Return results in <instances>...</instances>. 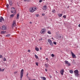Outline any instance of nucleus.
<instances>
[{"label":"nucleus","instance_id":"58836bf2","mask_svg":"<svg viewBox=\"0 0 80 80\" xmlns=\"http://www.w3.org/2000/svg\"><path fill=\"white\" fill-rule=\"evenodd\" d=\"M0 58H2V55H0Z\"/></svg>","mask_w":80,"mask_h":80},{"label":"nucleus","instance_id":"2f4dec72","mask_svg":"<svg viewBox=\"0 0 80 80\" xmlns=\"http://www.w3.org/2000/svg\"><path fill=\"white\" fill-rule=\"evenodd\" d=\"M48 33L49 34H51V32H50V31H48Z\"/></svg>","mask_w":80,"mask_h":80},{"label":"nucleus","instance_id":"8fccbe9b","mask_svg":"<svg viewBox=\"0 0 80 80\" xmlns=\"http://www.w3.org/2000/svg\"><path fill=\"white\" fill-rule=\"evenodd\" d=\"M30 24H32V22H30Z\"/></svg>","mask_w":80,"mask_h":80},{"label":"nucleus","instance_id":"49530a36","mask_svg":"<svg viewBox=\"0 0 80 80\" xmlns=\"http://www.w3.org/2000/svg\"><path fill=\"white\" fill-rule=\"evenodd\" d=\"M23 1L24 2H27V0H24Z\"/></svg>","mask_w":80,"mask_h":80},{"label":"nucleus","instance_id":"a878e982","mask_svg":"<svg viewBox=\"0 0 80 80\" xmlns=\"http://www.w3.org/2000/svg\"><path fill=\"white\" fill-rule=\"evenodd\" d=\"M3 60L4 61H6L7 60V59H6V58H3Z\"/></svg>","mask_w":80,"mask_h":80},{"label":"nucleus","instance_id":"7c9ffc66","mask_svg":"<svg viewBox=\"0 0 80 80\" xmlns=\"http://www.w3.org/2000/svg\"><path fill=\"white\" fill-rule=\"evenodd\" d=\"M51 56L52 57H55V55H54L53 54H51Z\"/></svg>","mask_w":80,"mask_h":80},{"label":"nucleus","instance_id":"f8f14e48","mask_svg":"<svg viewBox=\"0 0 80 80\" xmlns=\"http://www.w3.org/2000/svg\"><path fill=\"white\" fill-rule=\"evenodd\" d=\"M2 20L3 21H4V19H3V18L2 17H0V22H2Z\"/></svg>","mask_w":80,"mask_h":80},{"label":"nucleus","instance_id":"ddd939ff","mask_svg":"<svg viewBox=\"0 0 80 80\" xmlns=\"http://www.w3.org/2000/svg\"><path fill=\"white\" fill-rule=\"evenodd\" d=\"M2 30H6V27L5 26H3L2 27Z\"/></svg>","mask_w":80,"mask_h":80},{"label":"nucleus","instance_id":"79ce46f5","mask_svg":"<svg viewBox=\"0 0 80 80\" xmlns=\"http://www.w3.org/2000/svg\"><path fill=\"white\" fill-rule=\"evenodd\" d=\"M31 0H27V2H30Z\"/></svg>","mask_w":80,"mask_h":80},{"label":"nucleus","instance_id":"a19ab883","mask_svg":"<svg viewBox=\"0 0 80 80\" xmlns=\"http://www.w3.org/2000/svg\"><path fill=\"white\" fill-rule=\"evenodd\" d=\"M45 14H44V13H42V16H45Z\"/></svg>","mask_w":80,"mask_h":80},{"label":"nucleus","instance_id":"f03ea898","mask_svg":"<svg viewBox=\"0 0 80 80\" xmlns=\"http://www.w3.org/2000/svg\"><path fill=\"white\" fill-rule=\"evenodd\" d=\"M74 75H75V76H76V77H78V73L79 72H78V70H75L74 71Z\"/></svg>","mask_w":80,"mask_h":80},{"label":"nucleus","instance_id":"20e7f679","mask_svg":"<svg viewBox=\"0 0 80 80\" xmlns=\"http://www.w3.org/2000/svg\"><path fill=\"white\" fill-rule=\"evenodd\" d=\"M45 32H46V31L44 28L42 29L40 31V33L41 34H44Z\"/></svg>","mask_w":80,"mask_h":80},{"label":"nucleus","instance_id":"9b49d317","mask_svg":"<svg viewBox=\"0 0 80 80\" xmlns=\"http://www.w3.org/2000/svg\"><path fill=\"white\" fill-rule=\"evenodd\" d=\"M15 13L12 14H11L10 15V18H13V17H14V15H15Z\"/></svg>","mask_w":80,"mask_h":80},{"label":"nucleus","instance_id":"37998d69","mask_svg":"<svg viewBox=\"0 0 80 80\" xmlns=\"http://www.w3.org/2000/svg\"><path fill=\"white\" fill-rule=\"evenodd\" d=\"M30 50H28V52H30Z\"/></svg>","mask_w":80,"mask_h":80},{"label":"nucleus","instance_id":"4be33fe9","mask_svg":"<svg viewBox=\"0 0 80 80\" xmlns=\"http://www.w3.org/2000/svg\"><path fill=\"white\" fill-rule=\"evenodd\" d=\"M58 16H59V17H62V14H58Z\"/></svg>","mask_w":80,"mask_h":80},{"label":"nucleus","instance_id":"473e14b6","mask_svg":"<svg viewBox=\"0 0 80 80\" xmlns=\"http://www.w3.org/2000/svg\"><path fill=\"white\" fill-rule=\"evenodd\" d=\"M53 43L54 44V45H57V42H53Z\"/></svg>","mask_w":80,"mask_h":80},{"label":"nucleus","instance_id":"9d476101","mask_svg":"<svg viewBox=\"0 0 80 80\" xmlns=\"http://www.w3.org/2000/svg\"><path fill=\"white\" fill-rule=\"evenodd\" d=\"M42 10H46L47 9V7L46 6H44L42 8Z\"/></svg>","mask_w":80,"mask_h":80},{"label":"nucleus","instance_id":"7ed1b4c3","mask_svg":"<svg viewBox=\"0 0 80 80\" xmlns=\"http://www.w3.org/2000/svg\"><path fill=\"white\" fill-rule=\"evenodd\" d=\"M48 42L49 43L51 46H53V42L52 41V40L48 39Z\"/></svg>","mask_w":80,"mask_h":80},{"label":"nucleus","instance_id":"603ef678","mask_svg":"<svg viewBox=\"0 0 80 80\" xmlns=\"http://www.w3.org/2000/svg\"><path fill=\"white\" fill-rule=\"evenodd\" d=\"M78 27H80V24L78 25Z\"/></svg>","mask_w":80,"mask_h":80},{"label":"nucleus","instance_id":"e433bc0d","mask_svg":"<svg viewBox=\"0 0 80 80\" xmlns=\"http://www.w3.org/2000/svg\"><path fill=\"white\" fill-rule=\"evenodd\" d=\"M42 2V0H40L39 1V3H41V2Z\"/></svg>","mask_w":80,"mask_h":80},{"label":"nucleus","instance_id":"3c124183","mask_svg":"<svg viewBox=\"0 0 80 80\" xmlns=\"http://www.w3.org/2000/svg\"><path fill=\"white\" fill-rule=\"evenodd\" d=\"M56 73H58V72H57V71H56Z\"/></svg>","mask_w":80,"mask_h":80},{"label":"nucleus","instance_id":"aec40b11","mask_svg":"<svg viewBox=\"0 0 80 80\" xmlns=\"http://www.w3.org/2000/svg\"><path fill=\"white\" fill-rule=\"evenodd\" d=\"M4 71V69H2L1 68H0V72H3Z\"/></svg>","mask_w":80,"mask_h":80},{"label":"nucleus","instance_id":"c03bdc74","mask_svg":"<svg viewBox=\"0 0 80 80\" xmlns=\"http://www.w3.org/2000/svg\"><path fill=\"white\" fill-rule=\"evenodd\" d=\"M17 73V72H14V73H15V74H16V73Z\"/></svg>","mask_w":80,"mask_h":80},{"label":"nucleus","instance_id":"09e8293b","mask_svg":"<svg viewBox=\"0 0 80 80\" xmlns=\"http://www.w3.org/2000/svg\"><path fill=\"white\" fill-rule=\"evenodd\" d=\"M42 48L41 47L40 48V50H42Z\"/></svg>","mask_w":80,"mask_h":80},{"label":"nucleus","instance_id":"cd10ccee","mask_svg":"<svg viewBox=\"0 0 80 80\" xmlns=\"http://www.w3.org/2000/svg\"><path fill=\"white\" fill-rule=\"evenodd\" d=\"M35 57L36 58H38V56L36 55H35Z\"/></svg>","mask_w":80,"mask_h":80},{"label":"nucleus","instance_id":"bb28decb","mask_svg":"<svg viewBox=\"0 0 80 80\" xmlns=\"http://www.w3.org/2000/svg\"><path fill=\"white\" fill-rule=\"evenodd\" d=\"M52 12L53 13H55V10L53 9L52 11Z\"/></svg>","mask_w":80,"mask_h":80},{"label":"nucleus","instance_id":"f704fd0d","mask_svg":"<svg viewBox=\"0 0 80 80\" xmlns=\"http://www.w3.org/2000/svg\"><path fill=\"white\" fill-rule=\"evenodd\" d=\"M68 66H70V65H71V64L70 63H68Z\"/></svg>","mask_w":80,"mask_h":80},{"label":"nucleus","instance_id":"39448f33","mask_svg":"<svg viewBox=\"0 0 80 80\" xmlns=\"http://www.w3.org/2000/svg\"><path fill=\"white\" fill-rule=\"evenodd\" d=\"M12 11H11L12 13H16V11L15 10V8H12Z\"/></svg>","mask_w":80,"mask_h":80},{"label":"nucleus","instance_id":"c9c22d12","mask_svg":"<svg viewBox=\"0 0 80 80\" xmlns=\"http://www.w3.org/2000/svg\"><path fill=\"white\" fill-rule=\"evenodd\" d=\"M36 64L37 66H38V62H36Z\"/></svg>","mask_w":80,"mask_h":80},{"label":"nucleus","instance_id":"2eb2a0df","mask_svg":"<svg viewBox=\"0 0 80 80\" xmlns=\"http://www.w3.org/2000/svg\"><path fill=\"white\" fill-rule=\"evenodd\" d=\"M33 10L34 12H35V11L37 10V8H36V7H33Z\"/></svg>","mask_w":80,"mask_h":80},{"label":"nucleus","instance_id":"6e6552de","mask_svg":"<svg viewBox=\"0 0 80 80\" xmlns=\"http://www.w3.org/2000/svg\"><path fill=\"white\" fill-rule=\"evenodd\" d=\"M64 72V69H62L60 71V73L62 75H63V73Z\"/></svg>","mask_w":80,"mask_h":80},{"label":"nucleus","instance_id":"b1692460","mask_svg":"<svg viewBox=\"0 0 80 80\" xmlns=\"http://www.w3.org/2000/svg\"><path fill=\"white\" fill-rule=\"evenodd\" d=\"M6 33V32H4V31H2L1 32V34H2V33Z\"/></svg>","mask_w":80,"mask_h":80},{"label":"nucleus","instance_id":"de8ad7c7","mask_svg":"<svg viewBox=\"0 0 80 80\" xmlns=\"http://www.w3.org/2000/svg\"><path fill=\"white\" fill-rule=\"evenodd\" d=\"M45 71L46 72H47V69H45Z\"/></svg>","mask_w":80,"mask_h":80},{"label":"nucleus","instance_id":"423d86ee","mask_svg":"<svg viewBox=\"0 0 80 80\" xmlns=\"http://www.w3.org/2000/svg\"><path fill=\"white\" fill-rule=\"evenodd\" d=\"M15 26H16V21H13L12 25V27L13 28V27H15Z\"/></svg>","mask_w":80,"mask_h":80},{"label":"nucleus","instance_id":"5701e85b","mask_svg":"<svg viewBox=\"0 0 80 80\" xmlns=\"http://www.w3.org/2000/svg\"><path fill=\"white\" fill-rule=\"evenodd\" d=\"M58 38H59V39H61V36H60V35H58Z\"/></svg>","mask_w":80,"mask_h":80},{"label":"nucleus","instance_id":"4c0bfd02","mask_svg":"<svg viewBox=\"0 0 80 80\" xmlns=\"http://www.w3.org/2000/svg\"><path fill=\"white\" fill-rule=\"evenodd\" d=\"M36 17H39V15H38V14H37V15H36Z\"/></svg>","mask_w":80,"mask_h":80},{"label":"nucleus","instance_id":"f257e3e1","mask_svg":"<svg viewBox=\"0 0 80 80\" xmlns=\"http://www.w3.org/2000/svg\"><path fill=\"white\" fill-rule=\"evenodd\" d=\"M24 70L23 69L21 70L20 72V78L21 80H22V77H23V71Z\"/></svg>","mask_w":80,"mask_h":80},{"label":"nucleus","instance_id":"412c9836","mask_svg":"<svg viewBox=\"0 0 80 80\" xmlns=\"http://www.w3.org/2000/svg\"><path fill=\"white\" fill-rule=\"evenodd\" d=\"M45 66H46V68H47L48 67V64H45Z\"/></svg>","mask_w":80,"mask_h":80},{"label":"nucleus","instance_id":"4468645a","mask_svg":"<svg viewBox=\"0 0 80 80\" xmlns=\"http://www.w3.org/2000/svg\"><path fill=\"white\" fill-rule=\"evenodd\" d=\"M9 5H10L11 6L12 5V1H9Z\"/></svg>","mask_w":80,"mask_h":80},{"label":"nucleus","instance_id":"0eeeda50","mask_svg":"<svg viewBox=\"0 0 80 80\" xmlns=\"http://www.w3.org/2000/svg\"><path fill=\"white\" fill-rule=\"evenodd\" d=\"M29 11L30 12H31V13H33V12H34L33 8H29Z\"/></svg>","mask_w":80,"mask_h":80},{"label":"nucleus","instance_id":"a211bd4d","mask_svg":"<svg viewBox=\"0 0 80 80\" xmlns=\"http://www.w3.org/2000/svg\"><path fill=\"white\" fill-rule=\"evenodd\" d=\"M35 50L36 51H37L38 52V51H39V49H38V48H35Z\"/></svg>","mask_w":80,"mask_h":80},{"label":"nucleus","instance_id":"dca6fc26","mask_svg":"<svg viewBox=\"0 0 80 80\" xmlns=\"http://www.w3.org/2000/svg\"><path fill=\"white\" fill-rule=\"evenodd\" d=\"M19 14H18L17 15V17L16 18L17 19H19Z\"/></svg>","mask_w":80,"mask_h":80},{"label":"nucleus","instance_id":"6ab92c4d","mask_svg":"<svg viewBox=\"0 0 80 80\" xmlns=\"http://www.w3.org/2000/svg\"><path fill=\"white\" fill-rule=\"evenodd\" d=\"M65 64H66L67 65H68V61H65Z\"/></svg>","mask_w":80,"mask_h":80},{"label":"nucleus","instance_id":"a18cd8bd","mask_svg":"<svg viewBox=\"0 0 80 80\" xmlns=\"http://www.w3.org/2000/svg\"><path fill=\"white\" fill-rule=\"evenodd\" d=\"M28 73H27L26 74V76H28Z\"/></svg>","mask_w":80,"mask_h":80},{"label":"nucleus","instance_id":"f3484780","mask_svg":"<svg viewBox=\"0 0 80 80\" xmlns=\"http://www.w3.org/2000/svg\"><path fill=\"white\" fill-rule=\"evenodd\" d=\"M41 78H42L43 80H46V78H45V77H41Z\"/></svg>","mask_w":80,"mask_h":80},{"label":"nucleus","instance_id":"c756f323","mask_svg":"<svg viewBox=\"0 0 80 80\" xmlns=\"http://www.w3.org/2000/svg\"><path fill=\"white\" fill-rule=\"evenodd\" d=\"M69 72L71 73H73V71L70 70Z\"/></svg>","mask_w":80,"mask_h":80},{"label":"nucleus","instance_id":"393cba45","mask_svg":"<svg viewBox=\"0 0 80 80\" xmlns=\"http://www.w3.org/2000/svg\"><path fill=\"white\" fill-rule=\"evenodd\" d=\"M9 36H10V34H8L7 35H6V37H9Z\"/></svg>","mask_w":80,"mask_h":80},{"label":"nucleus","instance_id":"ea45409f","mask_svg":"<svg viewBox=\"0 0 80 80\" xmlns=\"http://www.w3.org/2000/svg\"><path fill=\"white\" fill-rule=\"evenodd\" d=\"M49 76L50 78H52V76L51 75L49 74Z\"/></svg>","mask_w":80,"mask_h":80},{"label":"nucleus","instance_id":"72a5a7b5","mask_svg":"<svg viewBox=\"0 0 80 80\" xmlns=\"http://www.w3.org/2000/svg\"><path fill=\"white\" fill-rule=\"evenodd\" d=\"M63 18H66V16L64 15L63 16Z\"/></svg>","mask_w":80,"mask_h":80},{"label":"nucleus","instance_id":"1a4fd4ad","mask_svg":"<svg viewBox=\"0 0 80 80\" xmlns=\"http://www.w3.org/2000/svg\"><path fill=\"white\" fill-rule=\"evenodd\" d=\"M71 53L72 57V58H75L76 57V56H75V55L74 53H73V52H71Z\"/></svg>","mask_w":80,"mask_h":80},{"label":"nucleus","instance_id":"c85d7f7f","mask_svg":"<svg viewBox=\"0 0 80 80\" xmlns=\"http://www.w3.org/2000/svg\"><path fill=\"white\" fill-rule=\"evenodd\" d=\"M6 7H7V8H9V5L8 4H7L6 5Z\"/></svg>","mask_w":80,"mask_h":80},{"label":"nucleus","instance_id":"864d4df0","mask_svg":"<svg viewBox=\"0 0 80 80\" xmlns=\"http://www.w3.org/2000/svg\"><path fill=\"white\" fill-rule=\"evenodd\" d=\"M46 60H48V58H46Z\"/></svg>","mask_w":80,"mask_h":80}]
</instances>
